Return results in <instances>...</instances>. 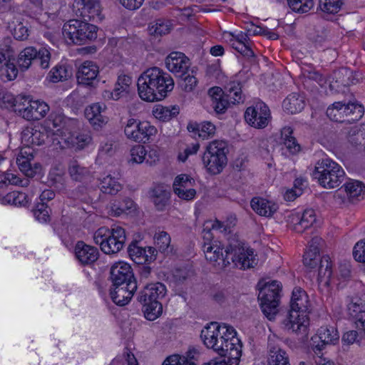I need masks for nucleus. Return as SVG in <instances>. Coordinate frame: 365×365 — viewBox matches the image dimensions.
Returning a JSON list of instances; mask_svg holds the SVG:
<instances>
[{"label": "nucleus", "instance_id": "obj_1", "mask_svg": "<svg viewBox=\"0 0 365 365\" xmlns=\"http://www.w3.org/2000/svg\"><path fill=\"white\" fill-rule=\"evenodd\" d=\"M200 338L205 346L227 359V365H238L242 344L235 329L227 324L211 322L201 331Z\"/></svg>", "mask_w": 365, "mask_h": 365}, {"label": "nucleus", "instance_id": "obj_2", "mask_svg": "<svg viewBox=\"0 0 365 365\" xmlns=\"http://www.w3.org/2000/svg\"><path fill=\"white\" fill-rule=\"evenodd\" d=\"M139 96L144 101L154 102L163 100L174 88L171 76L158 67L143 72L138 79Z\"/></svg>", "mask_w": 365, "mask_h": 365}, {"label": "nucleus", "instance_id": "obj_3", "mask_svg": "<svg viewBox=\"0 0 365 365\" xmlns=\"http://www.w3.org/2000/svg\"><path fill=\"white\" fill-rule=\"evenodd\" d=\"M208 94L211 106L217 113H225L229 104H239L245 99L241 83L235 81L227 83L225 92L220 87H213L209 89Z\"/></svg>", "mask_w": 365, "mask_h": 365}, {"label": "nucleus", "instance_id": "obj_4", "mask_svg": "<svg viewBox=\"0 0 365 365\" xmlns=\"http://www.w3.org/2000/svg\"><path fill=\"white\" fill-rule=\"evenodd\" d=\"M313 176L323 187L332 189L341 184L345 178V172L334 160L324 158L316 163Z\"/></svg>", "mask_w": 365, "mask_h": 365}, {"label": "nucleus", "instance_id": "obj_5", "mask_svg": "<svg viewBox=\"0 0 365 365\" xmlns=\"http://www.w3.org/2000/svg\"><path fill=\"white\" fill-rule=\"evenodd\" d=\"M228 145L226 141L215 140L208 143L202 155V163L207 173L220 174L227 163Z\"/></svg>", "mask_w": 365, "mask_h": 365}, {"label": "nucleus", "instance_id": "obj_6", "mask_svg": "<svg viewBox=\"0 0 365 365\" xmlns=\"http://www.w3.org/2000/svg\"><path fill=\"white\" fill-rule=\"evenodd\" d=\"M125 240V230L120 226H115L111 229L102 227L93 235L95 243L99 245L101 250L106 255H113L120 251Z\"/></svg>", "mask_w": 365, "mask_h": 365}, {"label": "nucleus", "instance_id": "obj_7", "mask_svg": "<svg viewBox=\"0 0 365 365\" xmlns=\"http://www.w3.org/2000/svg\"><path fill=\"white\" fill-rule=\"evenodd\" d=\"M258 299L262 312L269 320H273L278 312L282 284L278 281H272L264 284L259 283Z\"/></svg>", "mask_w": 365, "mask_h": 365}, {"label": "nucleus", "instance_id": "obj_8", "mask_svg": "<svg viewBox=\"0 0 365 365\" xmlns=\"http://www.w3.org/2000/svg\"><path fill=\"white\" fill-rule=\"evenodd\" d=\"M63 36L75 44H85L97 38V27L86 21L71 19L63 24Z\"/></svg>", "mask_w": 365, "mask_h": 365}, {"label": "nucleus", "instance_id": "obj_9", "mask_svg": "<svg viewBox=\"0 0 365 365\" xmlns=\"http://www.w3.org/2000/svg\"><path fill=\"white\" fill-rule=\"evenodd\" d=\"M126 138L137 143H148L157 133L156 128L148 121L129 118L124 127Z\"/></svg>", "mask_w": 365, "mask_h": 365}, {"label": "nucleus", "instance_id": "obj_10", "mask_svg": "<svg viewBox=\"0 0 365 365\" xmlns=\"http://www.w3.org/2000/svg\"><path fill=\"white\" fill-rule=\"evenodd\" d=\"M225 252H227L234 266L241 269L253 267L257 263L254 250L245 245H230L226 247Z\"/></svg>", "mask_w": 365, "mask_h": 365}, {"label": "nucleus", "instance_id": "obj_11", "mask_svg": "<svg viewBox=\"0 0 365 365\" xmlns=\"http://www.w3.org/2000/svg\"><path fill=\"white\" fill-rule=\"evenodd\" d=\"M11 43L10 38H5L0 47V77L4 81H12L18 74V69L14 63L15 52Z\"/></svg>", "mask_w": 365, "mask_h": 365}, {"label": "nucleus", "instance_id": "obj_12", "mask_svg": "<svg viewBox=\"0 0 365 365\" xmlns=\"http://www.w3.org/2000/svg\"><path fill=\"white\" fill-rule=\"evenodd\" d=\"M356 112V116L349 119V121L360 118L363 114V108L355 103L339 101L334 103L327 108V115L333 121L344 122L346 117L354 115Z\"/></svg>", "mask_w": 365, "mask_h": 365}, {"label": "nucleus", "instance_id": "obj_13", "mask_svg": "<svg viewBox=\"0 0 365 365\" xmlns=\"http://www.w3.org/2000/svg\"><path fill=\"white\" fill-rule=\"evenodd\" d=\"M50 59L51 53L47 48L41 47L37 49L34 46H29L21 51L18 63L21 68L27 69L33 61H37L42 68H47L49 66Z\"/></svg>", "mask_w": 365, "mask_h": 365}, {"label": "nucleus", "instance_id": "obj_14", "mask_svg": "<svg viewBox=\"0 0 365 365\" xmlns=\"http://www.w3.org/2000/svg\"><path fill=\"white\" fill-rule=\"evenodd\" d=\"M245 119L255 128H264L271 120L270 110L264 103L258 102L246 109Z\"/></svg>", "mask_w": 365, "mask_h": 365}, {"label": "nucleus", "instance_id": "obj_15", "mask_svg": "<svg viewBox=\"0 0 365 365\" xmlns=\"http://www.w3.org/2000/svg\"><path fill=\"white\" fill-rule=\"evenodd\" d=\"M47 129L53 132L63 140L65 133L76 129L78 127V121L74 118H70L65 116L60 112L51 113L45 121Z\"/></svg>", "mask_w": 365, "mask_h": 365}, {"label": "nucleus", "instance_id": "obj_16", "mask_svg": "<svg viewBox=\"0 0 365 365\" xmlns=\"http://www.w3.org/2000/svg\"><path fill=\"white\" fill-rule=\"evenodd\" d=\"M202 249L206 259L213 266L223 269L230 264V257H227V252L224 255V246L220 242H204Z\"/></svg>", "mask_w": 365, "mask_h": 365}, {"label": "nucleus", "instance_id": "obj_17", "mask_svg": "<svg viewBox=\"0 0 365 365\" xmlns=\"http://www.w3.org/2000/svg\"><path fill=\"white\" fill-rule=\"evenodd\" d=\"M49 106L43 101H31L27 97L26 102L23 101L21 108H16L18 114L28 120H37L43 118L49 111Z\"/></svg>", "mask_w": 365, "mask_h": 365}, {"label": "nucleus", "instance_id": "obj_18", "mask_svg": "<svg viewBox=\"0 0 365 365\" xmlns=\"http://www.w3.org/2000/svg\"><path fill=\"white\" fill-rule=\"evenodd\" d=\"M339 339V334L333 327H322L317 334L312 337L311 345L316 354H319L326 345L336 344Z\"/></svg>", "mask_w": 365, "mask_h": 365}, {"label": "nucleus", "instance_id": "obj_19", "mask_svg": "<svg viewBox=\"0 0 365 365\" xmlns=\"http://www.w3.org/2000/svg\"><path fill=\"white\" fill-rule=\"evenodd\" d=\"M282 324L288 331L297 334H306L309 325L308 312L289 310Z\"/></svg>", "mask_w": 365, "mask_h": 365}, {"label": "nucleus", "instance_id": "obj_20", "mask_svg": "<svg viewBox=\"0 0 365 365\" xmlns=\"http://www.w3.org/2000/svg\"><path fill=\"white\" fill-rule=\"evenodd\" d=\"M195 180L190 176L181 174L173 182V188L175 194L183 200H192L195 197L196 190L193 188Z\"/></svg>", "mask_w": 365, "mask_h": 365}, {"label": "nucleus", "instance_id": "obj_21", "mask_svg": "<svg viewBox=\"0 0 365 365\" xmlns=\"http://www.w3.org/2000/svg\"><path fill=\"white\" fill-rule=\"evenodd\" d=\"M51 132L42 125L26 127L21 133V142L27 147L41 145L48 138Z\"/></svg>", "mask_w": 365, "mask_h": 365}, {"label": "nucleus", "instance_id": "obj_22", "mask_svg": "<svg viewBox=\"0 0 365 365\" xmlns=\"http://www.w3.org/2000/svg\"><path fill=\"white\" fill-rule=\"evenodd\" d=\"M351 70L341 68L335 71L328 78L329 88L331 93H339L342 88L354 83Z\"/></svg>", "mask_w": 365, "mask_h": 365}, {"label": "nucleus", "instance_id": "obj_23", "mask_svg": "<svg viewBox=\"0 0 365 365\" xmlns=\"http://www.w3.org/2000/svg\"><path fill=\"white\" fill-rule=\"evenodd\" d=\"M110 278L113 285H123L136 282L131 267L124 262H116L111 267Z\"/></svg>", "mask_w": 365, "mask_h": 365}, {"label": "nucleus", "instance_id": "obj_24", "mask_svg": "<svg viewBox=\"0 0 365 365\" xmlns=\"http://www.w3.org/2000/svg\"><path fill=\"white\" fill-rule=\"evenodd\" d=\"M165 65L170 72L182 77L187 73L190 63L189 58L183 53L174 51L166 58Z\"/></svg>", "mask_w": 365, "mask_h": 365}, {"label": "nucleus", "instance_id": "obj_25", "mask_svg": "<svg viewBox=\"0 0 365 365\" xmlns=\"http://www.w3.org/2000/svg\"><path fill=\"white\" fill-rule=\"evenodd\" d=\"M136 289V282H131L123 285H113L110 294L115 304L124 306L130 302Z\"/></svg>", "mask_w": 365, "mask_h": 365}, {"label": "nucleus", "instance_id": "obj_26", "mask_svg": "<svg viewBox=\"0 0 365 365\" xmlns=\"http://www.w3.org/2000/svg\"><path fill=\"white\" fill-rule=\"evenodd\" d=\"M106 110L107 106L103 103H95L86 107V118L95 129H98L108 123V118L104 115Z\"/></svg>", "mask_w": 365, "mask_h": 365}, {"label": "nucleus", "instance_id": "obj_27", "mask_svg": "<svg viewBox=\"0 0 365 365\" xmlns=\"http://www.w3.org/2000/svg\"><path fill=\"white\" fill-rule=\"evenodd\" d=\"M166 294V287L161 282L147 284L138 296V301L140 303L148 302H159Z\"/></svg>", "mask_w": 365, "mask_h": 365}, {"label": "nucleus", "instance_id": "obj_28", "mask_svg": "<svg viewBox=\"0 0 365 365\" xmlns=\"http://www.w3.org/2000/svg\"><path fill=\"white\" fill-rule=\"evenodd\" d=\"M74 252L76 258L83 265L91 264L98 258V249L83 241H78L76 244Z\"/></svg>", "mask_w": 365, "mask_h": 365}, {"label": "nucleus", "instance_id": "obj_29", "mask_svg": "<svg viewBox=\"0 0 365 365\" xmlns=\"http://www.w3.org/2000/svg\"><path fill=\"white\" fill-rule=\"evenodd\" d=\"M99 69L98 66L93 61H86L78 68L76 78L78 83L91 86L96 80Z\"/></svg>", "mask_w": 365, "mask_h": 365}, {"label": "nucleus", "instance_id": "obj_30", "mask_svg": "<svg viewBox=\"0 0 365 365\" xmlns=\"http://www.w3.org/2000/svg\"><path fill=\"white\" fill-rule=\"evenodd\" d=\"M80 15L88 20L101 19L100 0H76Z\"/></svg>", "mask_w": 365, "mask_h": 365}, {"label": "nucleus", "instance_id": "obj_31", "mask_svg": "<svg viewBox=\"0 0 365 365\" xmlns=\"http://www.w3.org/2000/svg\"><path fill=\"white\" fill-rule=\"evenodd\" d=\"M65 133L66 135H63V140L62 141L68 147L83 149L91 141L90 132L87 130L76 132L75 129Z\"/></svg>", "mask_w": 365, "mask_h": 365}, {"label": "nucleus", "instance_id": "obj_32", "mask_svg": "<svg viewBox=\"0 0 365 365\" xmlns=\"http://www.w3.org/2000/svg\"><path fill=\"white\" fill-rule=\"evenodd\" d=\"M232 38L230 40L232 47L247 57L254 56V52L251 48V42L248 33L239 32L236 34H230Z\"/></svg>", "mask_w": 365, "mask_h": 365}, {"label": "nucleus", "instance_id": "obj_33", "mask_svg": "<svg viewBox=\"0 0 365 365\" xmlns=\"http://www.w3.org/2000/svg\"><path fill=\"white\" fill-rule=\"evenodd\" d=\"M34 158L31 153H28L27 151L21 150L20 154L16 158V163L20 170L28 178H33L37 173H40L41 166L35 163L31 165V160Z\"/></svg>", "mask_w": 365, "mask_h": 365}, {"label": "nucleus", "instance_id": "obj_34", "mask_svg": "<svg viewBox=\"0 0 365 365\" xmlns=\"http://www.w3.org/2000/svg\"><path fill=\"white\" fill-rule=\"evenodd\" d=\"M310 302L306 292L300 287H295L290 300V310L309 313Z\"/></svg>", "mask_w": 365, "mask_h": 365}, {"label": "nucleus", "instance_id": "obj_35", "mask_svg": "<svg viewBox=\"0 0 365 365\" xmlns=\"http://www.w3.org/2000/svg\"><path fill=\"white\" fill-rule=\"evenodd\" d=\"M250 204L256 213L264 217H271L278 210V205L275 202L262 197L252 198Z\"/></svg>", "mask_w": 365, "mask_h": 365}, {"label": "nucleus", "instance_id": "obj_36", "mask_svg": "<svg viewBox=\"0 0 365 365\" xmlns=\"http://www.w3.org/2000/svg\"><path fill=\"white\" fill-rule=\"evenodd\" d=\"M150 197L158 210H163L170 198V192L165 186L157 185L149 192Z\"/></svg>", "mask_w": 365, "mask_h": 365}, {"label": "nucleus", "instance_id": "obj_37", "mask_svg": "<svg viewBox=\"0 0 365 365\" xmlns=\"http://www.w3.org/2000/svg\"><path fill=\"white\" fill-rule=\"evenodd\" d=\"M322 239L319 237H314L310 242L309 249L305 252L304 255V264L305 267L313 269L314 268L319 260V245L320 244Z\"/></svg>", "mask_w": 365, "mask_h": 365}, {"label": "nucleus", "instance_id": "obj_38", "mask_svg": "<svg viewBox=\"0 0 365 365\" xmlns=\"http://www.w3.org/2000/svg\"><path fill=\"white\" fill-rule=\"evenodd\" d=\"M343 188L349 200H360L365 195L364 184L356 180H350L346 182Z\"/></svg>", "mask_w": 365, "mask_h": 365}, {"label": "nucleus", "instance_id": "obj_39", "mask_svg": "<svg viewBox=\"0 0 365 365\" xmlns=\"http://www.w3.org/2000/svg\"><path fill=\"white\" fill-rule=\"evenodd\" d=\"M187 130L190 132H194L202 139L212 138L215 134V125L210 121H205L200 124H189Z\"/></svg>", "mask_w": 365, "mask_h": 365}, {"label": "nucleus", "instance_id": "obj_40", "mask_svg": "<svg viewBox=\"0 0 365 365\" xmlns=\"http://www.w3.org/2000/svg\"><path fill=\"white\" fill-rule=\"evenodd\" d=\"M332 276L331 262L329 256H323L318 267L317 280L319 283L328 286Z\"/></svg>", "mask_w": 365, "mask_h": 365}, {"label": "nucleus", "instance_id": "obj_41", "mask_svg": "<svg viewBox=\"0 0 365 365\" xmlns=\"http://www.w3.org/2000/svg\"><path fill=\"white\" fill-rule=\"evenodd\" d=\"M304 107V98L296 93H291L283 101L284 109L292 114L302 111Z\"/></svg>", "mask_w": 365, "mask_h": 365}, {"label": "nucleus", "instance_id": "obj_42", "mask_svg": "<svg viewBox=\"0 0 365 365\" xmlns=\"http://www.w3.org/2000/svg\"><path fill=\"white\" fill-rule=\"evenodd\" d=\"M68 173L72 180L83 181L90 178L91 173L88 168L83 166L77 160H71L68 164Z\"/></svg>", "mask_w": 365, "mask_h": 365}, {"label": "nucleus", "instance_id": "obj_43", "mask_svg": "<svg viewBox=\"0 0 365 365\" xmlns=\"http://www.w3.org/2000/svg\"><path fill=\"white\" fill-rule=\"evenodd\" d=\"M9 27L14 37L17 40H26L29 36L28 23L20 17L14 18V20L9 23Z\"/></svg>", "mask_w": 365, "mask_h": 365}, {"label": "nucleus", "instance_id": "obj_44", "mask_svg": "<svg viewBox=\"0 0 365 365\" xmlns=\"http://www.w3.org/2000/svg\"><path fill=\"white\" fill-rule=\"evenodd\" d=\"M128 252L136 264H143L152 262V255H148L146 249L138 246L136 243H132L128 246Z\"/></svg>", "mask_w": 365, "mask_h": 365}, {"label": "nucleus", "instance_id": "obj_45", "mask_svg": "<svg viewBox=\"0 0 365 365\" xmlns=\"http://www.w3.org/2000/svg\"><path fill=\"white\" fill-rule=\"evenodd\" d=\"M122 188L121 183L111 175H107L100 180V189L103 193L114 195Z\"/></svg>", "mask_w": 365, "mask_h": 365}, {"label": "nucleus", "instance_id": "obj_46", "mask_svg": "<svg viewBox=\"0 0 365 365\" xmlns=\"http://www.w3.org/2000/svg\"><path fill=\"white\" fill-rule=\"evenodd\" d=\"M268 363L269 365H290L287 354L278 346H270Z\"/></svg>", "mask_w": 365, "mask_h": 365}, {"label": "nucleus", "instance_id": "obj_47", "mask_svg": "<svg viewBox=\"0 0 365 365\" xmlns=\"http://www.w3.org/2000/svg\"><path fill=\"white\" fill-rule=\"evenodd\" d=\"M134 208V202L130 198H125L122 202H114L111 203L109 208V212L112 216L118 217L126 211H130Z\"/></svg>", "mask_w": 365, "mask_h": 365}, {"label": "nucleus", "instance_id": "obj_48", "mask_svg": "<svg viewBox=\"0 0 365 365\" xmlns=\"http://www.w3.org/2000/svg\"><path fill=\"white\" fill-rule=\"evenodd\" d=\"M348 312L352 318L356 317L362 312H365V294H363L360 297L355 296L351 299L348 304Z\"/></svg>", "mask_w": 365, "mask_h": 365}, {"label": "nucleus", "instance_id": "obj_49", "mask_svg": "<svg viewBox=\"0 0 365 365\" xmlns=\"http://www.w3.org/2000/svg\"><path fill=\"white\" fill-rule=\"evenodd\" d=\"M348 141L353 145H365V126H354L347 135Z\"/></svg>", "mask_w": 365, "mask_h": 365}, {"label": "nucleus", "instance_id": "obj_50", "mask_svg": "<svg viewBox=\"0 0 365 365\" xmlns=\"http://www.w3.org/2000/svg\"><path fill=\"white\" fill-rule=\"evenodd\" d=\"M142 304L145 317L148 320L154 321L161 315L163 307L159 302H148Z\"/></svg>", "mask_w": 365, "mask_h": 365}, {"label": "nucleus", "instance_id": "obj_51", "mask_svg": "<svg viewBox=\"0 0 365 365\" xmlns=\"http://www.w3.org/2000/svg\"><path fill=\"white\" fill-rule=\"evenodd\" d=\"M179 113V110L176 107H173L171 109L168 107H165L161 105L156 106L153 110V115L163 121H168L173 117L175 116Z\"/></svg>", "mask_w": 365, "mask_h": 365}, {"label": "nucleus", "instance_id": "obj_52", "mask_svg": "<svg viewBox=\"0 0 365 365\" xmlns=\"http://www.w3.org/2000/svg\"><path fill=\"white\" fill-rule=\"evenodd\" d=\"M172 28V24L169 21L158 19L149 26V32L153 36H163L168 34Z\"/></svg>", "mask_w": 365, "mask_h": 365}, {"label": "nucleus", "instance_id": "obj_53", "mask_svg": "<svg viewBox=\"0 0 365 365\" xmlns=\"http://www.w3.org/2000/svg\"><path fill=\"white\" fill-rule=\"evenodd\" d=\"M28 196L22 192L13 191L8 193L4 198V202L14 206H26L29 203Z\"/></svg>", "mask_w": 365, "mask_h": 365}, {"label": "nucleus", "instance_id": "obj_54", "mask_svg": "<svg viewBox=\"0 0 365 365\" xmlns=\"http://www.w3.org/2000/svg\"><path fill=\"white\" fill-rule=\"evenodd\" d=\"M342 341L347 345L355 343L361 346L365 343V335L360 331L359 332L355 330L348 331L343 334Z\"/></svg>", "mask_w": 365, "mask_h": 365}, {"label": "nucleus", "instance_id": "obj_55", "mask_svg": "<svg viewBox=\"0 0 365 365\" xmlns=\"http://www.w3.org/2000/svg\"><path fill=\"white\" fill-rule=\"evenodd\" d=\"M289 6L298 13L304 14L310 11L314 6L313 0H287Z\"/></svg>", "mask_w": 365, "mask_h": 365}, {"label": "nucleus", "instance_id": "obj_56", "mask_svg": "<svg viewBox=\"0 0 365 365\" xmlns=\"http://www.w3.org/2000/svg\"><path fill=\"white\" fill-rule=\"evenodd\" d=\"M170 242V235L165 231H160L155 235V244L161 252H169Z\"/></svg>", "mask_w": 365, "mask_h": 365}, {"label": "nucleus", "instance_id": "obj_57", "mask_svg": "<svg viewBox=\"0 0 365 365\" xmlns=\"http://www.w3.org/2000/svg\"><path fill=\"white\" fill-rule=\"evenodd\" d=\"M71 76L64 66H56L49 73V78L53 83L66 80Z\"/></svg>", "mask_w": 365, "mask_h": 365}, {"label": "nucleus", "instance_id": "obj_58", "mask_svg": "<svg viewBox=\"0 0 365 365\" xmlns=\"http://www.w3.org/2000/svg\"><path fill=\"white\" fill-rule=\"evenodd\" d=\"M343 4V0H319V6L324 12L337 13Z\"/></svg>", "mask_w": 365, "mask_h": 365}, {"label": "nucleus", "instance_id": "obj_59", "mask_svg": "<svg viewBox=\"0 0 365 365\" xmlns=\"http://www.w3.org/2000/svg\"><path fill=\"white\" fill-rule=\"evenodd\" d=\"M222 227V222L218 220L214 222H207L202 230V238L204 242H213L212 240L213 235L211 232V230H220Z\"/></svg>", "mask_w": 365, "mask_h": 365}, {"label": "nucleus", "instance_id": "obj_60", "mask_svg": "<svg viewBox=\"0 0 365 365\" xmlns=\"http://www.w3.org/2000/svg\"><path fill=\"white\" fill-rule=\"evenodd\" d=\"M147 150L142 145H137L130 149V161L135 163H142L145 161Z\"/></svg>", "mask_w": 365, "mask_h": 365}, {"label": "nucleus", "instance_id": "obj_61", "mask_svg": "<svg viewBox=\"0 0 365 365\" xmlns=\"http://www.w3.org/2000/svg\"><path fill=\"white\" fill-rule=\"evenodd\" d=\"M199 352L195 349H190L185 354L178 356V361L183 365H197Z\"/></svg>", "mask_w": 365, "mask_h": 365}, {"label": "nucleus", "instance_id": "obj_62", "mask_svg": "<svg viewBox=\"0 0 365 365\" xmlns=\"http://www.w3.org/2000/svg\"><path fill=\"white\" fill-rule=\"evenodd\" d=\"M35 218L40 222H46L49 220V209L45 202L39 203L34 210Z\"/></svg>", "mask_w": 365, "mask_h": 365}, {"label": "nucleus", "instance_id": "obj_63", "mask_svg": "<svg viewBox=\"0 0 365 365\" xmlns=\"http://www.w3.org/2000/svg\"><path fill=\"white\" fill-rule=\"evenodd\" d=\"M3 103H8V108H11L14 109V110L16 113H18V110H16V108H21V105L23 103V101L24 102H26L27 97L26 96H18L17 98L14 97V96L11 94H5L3 96Z\"/></svg>", "mask_w": 365, "mask_h": 365}, {"label": "nucleus", "instance_id": "obj_64", "mask_svg": "<svg viewBox=\"0 0 365 365\" xmlns=\"http://www.w3.org/2000/svg\"><path fill=\"white\" fill-rule=\"evenodd\" d=\"M301 226L302 232L306 229L310 227L316 221V215L314 210H305L301 214Z\"/></svg>", "mask_w": 365, "mask_h": 365}]
</instances>
